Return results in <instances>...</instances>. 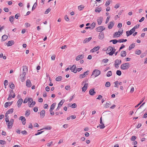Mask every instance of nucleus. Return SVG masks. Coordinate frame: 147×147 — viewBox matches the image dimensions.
<instances>
[{
	"mask_svg": "<svg viewBox=\"0 0 147 147\" xmlns=\"http://www.w3.org/2000/svg\"><path fill=\"white\" fill-rule=\"evenodd\" d=\"M118 40V42H125L127 41V40L126 39H119Z\"/></svg>",
	"mask_w": 147,
	"mask_h": 147,
	"instance_id": "32",
	"label": "nucleus"
},
{
	"mask_svg": "<svg viewBox=\"0 0 147 147\" xmlns=\"http://www.w3.org/2000/svg\"><path fill=\"white\" fill-rule=\"evenodd\" d=\"M110 42H112L113 44H115L118 42V40L116 39L112 40Z\"/></svg>",
	"mask_w": 147,
	"mask_h": 147,
	"instance_id": "35",
	"label": "nucleus"
},
{
	"mask_svg": "<svg viewBox=\"0 0 147 147\" xmlns=\"http://www.w3.org/2000/svg\"><path fill=\"white\" fill-rule=\"evenodd\" d=\"M119 35V34H118V32H115L114 34L113 35V37H115L116 36H117V37H118L119 36H117V35Z\"/></svg>",
	"mask_w": 147,
	"mask_h": 147,
	"instance_id": "61",
	"label": "nucleus"
},
{
	"mask_svg": "<svg viewBox=\"0 0 147 147\" xmlns=\"http://www.w3.org/2000/svg\"><path fill=\"white\" fill-rule=\"evenodd\" d=\"M33 99L32 98H28V106L30 105V104L32 103L33 101Z\"/></svg>",
	"mask_w": 147,
	"mask_h": 147,
	"instance_id": "33",
	"label": "nucleus"
},
{
	"mask_svg": "<svg viewBox=\"0 0 147 147\" xmlns=\"http://www.w3.org/2000/svg\"><path fill=\"white\" fill-rule=\"evenodd\" d=\"M20 119L21 120L22 123L23 125H25L26 124V119L23 116H21L20 118Z\"/></svg>",
	"mask_w": 147,
	"mask_h": 147,
	"instance_id": "14",
	"label": "nucleus"
},
{
	"mask_svg": "<svg viewBox=\"0 0 147 147\" xmlns=\"http://www.w3.org/2000/svg\"><path fill=\"white\" fill-rule=\"evenodd\" d=\"M115 50L116 49H115L114 48V49H113V47L110 46L108 48L107 51L108 52L110 51L108 53V54L110 55H112L115 52Z\"/></svg>",
	"mask_w": 147,
	"mask_h": 147,
	"instance_id": "3",
	"label": "nucleus"
},
{
	"mask_svg": "<svg viewBox=\"0 0 147 147\" xmlns=\"http://www.w3.org/2000/svg\"><path fill=\"white\" fill-rule=\"evenodd\" d=\"M53 142L52 141H51L50 142L47 144V145L48 146H51V145L53 144Z\"/></svg>",
	"mask_w": 147,
	"mask_h": 147,
	"instance_id": "63",
	"label": "nucleus"
},
{
	"mask_svg": "<svg viewBox=\"0 0 147 147\" xmlns=\"http://www.w3.org/2000/svg\"><path fill=\"white\" fill-rule=\"evenodd\" d=\"M27 67L26 66H23L22 74L20 75V78L21 81L22 82L24 81L25 80L26 78L25 75L26 72L27 71Z\"/></svg>",
	"mask_w": 147,
	"mask_h": 147,
	"instance_id": "1",
	"label": "nucleus"
},
{
	"mask_svg": "<svg viewBox=\"0 0 147 147\" xmlns=\"http://www.w3.org/2000/svg\"><path fill=\"white\" fill-rule=\"evenodd\" d=\"M23 101V100L22 98H20L18 100L17 102V105L18 107H20Z\"/></svg>",
	"mask_w": 147,
	"mask_h": 147,
	"instance_id": "11",
	"label": "nucleus"
},
{
	"mask_svg": "<svg viewBox=\"0 0 147 147\" xmlns=\"http://www.w3.org/2000/svg\"><path fill=\"white\" fill-rule=\"evenodd\" d=\"M110 4V2L109 1H107L106 2V3L105 5L106 7H107Z\"/></svg>",
	"mask_w": 147,
	"mask_h": 147,
	"instance_id": "56",
	"label": "nucleus"
},
{
	"mask_svg": "<svg viewBox=\"0 0 147 147\" xmlns=\"http://www.w3.org/2000/svg\"><path fill=\"white\" fill-rule=\"evenodd\" d=\"M26 86L28 87H30L31 86V83L30 80H28L26 81Z\"/></svg>",
	"mask_w": 147,
	"mask_h": 147,
	"instance_id": "24",
	"label": "nucleus"
},
{
	"mask_svg": "<svg viewBox=\"0 0 147 147\" xmlns=\"http://www.w3.org/2000/svg\"><path fill=\"white\" fill-rule=\"evenodd\" d=\"M65 89L67 90H70V87L69 86H67L65 87Z\"/></svg>",
	"mask_w": 147,
	"mask_h": 147,
	"instance_id": "54",
	"label": "nucleus"
},
{
	"mask_svg": "<svg viewBox=\"0 0 147 147\" xmlns=\"http://www.w3.org/2000/svg\"><path fill=\"white\" fill-rule=\"evenodd\" d=\"M62 78L61 76H58L56 78L55 80L57 81H60L61 80Z\"/></svg>",
	"mask_w": 147,
	"mask_h": 147,
	"instance_id": "34",
	"label": "nucleus"
},
{
	"mask_svg": "<svg viewBox=\"0 0 147 147\" xmlns=\"http://www.w3.org/2000/svg\"><path fill=\"white\" fill-rule=\"evenodd\" d=\"M104 38V33L103 32H100L99 33L98 38L99 39L102 40Z\"/></svg>",
	"mask_w": 147,
	"mask_h": 147,
	"instance_id": "12",
	"label": "nucleus"
},
{
	"mask_svg": "<svg viewBox=\"0 0 147 147\" xmlns=\"http://www.w3.org/2000/svg\"><path fill=\"white\" fill-rule=\"evenodd\" d=\"M105 28L103 26H100L98 28H96V31L98 32H102L103 30H105Z\"/></svg>",
	"mask_w": 147,
	"mask_h": 147,
	"instance_id": "7",
	"label": "nucleus"
},
{
	"mask_svg": "<svg viewBox=\"0 0 147 147\" xmlns=\"http://www.w3.org/2000/svg\"><path fill=\"white\" fill-rule=\"evenodd\" d=\"M108 59H104L102 60V62L104 63H107L108 61Z\"/></svg>",
	"mask_w": 147,
	"mask_h": 147,
	"instance_id": "62",
	"label": "nucleus"
},
{
	"mask_svg": "<svg viewBox=\"0 0 147 147\" xmlns=\"http://www.w3.org/2000/svg\"><path fill=\"white\" fill-rule=\"evenodd\" d=\"M114 24V23L113 22H110L108 26V28L109 29H111L113 26Z\"/></svg>",
	"mask_w": 147,
	"mask_h": 147,
	"instance_id": "15",
	"label": "nucleus"
},
{
	"mask_svg": "<svg viewBox=\"0 0 147 147\" xmlns=\"http://www.w3.org/2000/svg\"><path fill=\"white\" fill-rule=\"evenodd\" d=\"M86 81H85L83 82V83H84L85 82L86 83L85 84H84V86L82 87V91L83 92H85V91L87 90V87L88 86V84L86 83Z\"/></svg>",
	"mask_w": 147,
	"mask_h": 147,
	"instance_id": "8",
	"label": "nucleus"
},
{
	"mask_svg": "<svg viewBox=\"0 0 147 147\" xmlns=\"http://www.w3.org/2000/svg\"><path fill=\"white\" fill-rule=\"evenodd\" d=\"M102 9L101 7H97L95 9V11L96 12H98V13H99L101 11Z\"/></svg>",
	"mask_w": 147,
	"mask_h": 147,
	"instance_id": "28",
	"label": "nucleus"
},
{
	"mask_svg": "<svg viewBox=\"0 0 147 147\" xmlns=\"http://www.w3.org/2000/svg\"><path fill=\"white\" fill-rule=\"evenodd\" d=\"M14 17L13 16H11L9 19V20L11 24H13V20L14 19Z\"/></svg>",
	"mask_w": 147,
	"mask_h": 147,
	"instance_id": "25",
	"label": "nucleus"
},
{
	"mask_svg": "<svg viewBox=\"0 0 147 147\" xmlns=\"http://www.w3.org/2000/svg\"><path fill=\"white\" fill-rule=\"evenodd\" d=\"M133 33L130 30V31H127L126 32V34L127 36H128L129 35H131Z\"/></svg>",
	"mask_w": 147,
	"mask_h": 147,
	"instance_id": "29",
	"label": "nucleus"
},
{
	"mask_svg": "<svg viewBox=\"0 0 147 147\" xmlns=\"http://www.w3.org/2000/svg\"><path fill=\"white\" fill-rule=\"evenodd\" d=\"M51 9L50 8H49L47 9L45 12V14L48 13L51 11Z\"/></svg>",
	"mask_w": 147,
	"mask_h": 147,
	"instance_id": "58",
	"label": "nucleus"
},
{
	"mask_svg": "<svg viewBox=\"0 0 147 147\" xmlns=\"http://www.w3.org/2000/svg\"><path fill=\"white\" fill-rule=\"evenodd\" d=\"M145 98V97H144L143 98L142 100V101H141L139 103H138L137 105H136V106H135V108H137V107H138L142 103V102L144 100Z\"/></svg>",
	"mask_w": 147,
	"mask_h": 147,
	"instance_id": "36",
	"label": "nucleus"
},
{
	"mask_svg": "<svg viewBox=\"0 0 147 147\" xmlns=\"http://www.w3.org/2000/svg\"><path fill=\"white\" fill-rule=\"evenodd\" d=\"M5 121L6 122L7 125V128L9 129H11L13 125L14 122V120L13 119H11L10 121L8 119V117H7L5 119Z\"/></svg>",
	"mask_w": 147,
	"mask_h": 147,
	"instance_id": "2",
	"label": "nucleus"
},
{
	"mask_svg": "<svg viewBox=\"0 0 147 147\" xmlns=\"http://www.w3.org/2000/svg\"><path fill=\"white\" fill-rule=\"evenodd\" d=\"M116 74L119 76H120L121 74V71L120 70H117L116 71Z\"/></svg>",
	"mask_w": 147,
	"mask_h": 147,
	"instance_id": "48",
	"label": "nucleus"
},
{
	"mask_svg": "<svg viewBox=\"0 0 147 147\" xmlns=\"http://www.w3.org/2000/svg\"><path fill=\"white\" fill-rule=\"evenodd\" d=\"M130 66V64L129 63H125L122 64L121 66V69L126 70Z\"/></svg>",
	"mask_w": 147,
	"mask_h": 147,
	"instance_id": "4",
	"label": "nucleus"
},
{
	"mask_svg": "<svg viewBox=\"0 0 147 147\" xmlns=\"http://www.w3.org/2000/svg\"><path fill=\"white\" fill-rule=\"evenodd\" d=\"M100 48V47L99 46H97L94 47L93 49H91L90 51V52L93 53L97 51Z\"/></svg>",
	"mask_w": 147,
	"mask_h": 147,
	"instance_id": "9",
	"label": "nucleus"
},
{
	"mask_svg": "<svg viewBox=\"0 0 147 147\" xmlns=\"http://www.w3.org/2000/svg\"><path fill=\"white\" fill-rule=\"evenodd\" d=\"M65 100L63 99L61 100L58 104L59 105H60V106H61L65 102Z\"/></svg>",
	"mask_w": 147,
	"mask_h": 147,
	"instance_id": "45",
	"label": "nucleus"
},
{
	"mask_svg": "<svg viewBox=\"0 0 147 147\" xmlns=\"http://www.w3.org/2000/svg\"><path fill=\"white\" fill-rule=\"evenodd\" d=\"M90 94L91 95H94L95 93L96 92L94 91V89H91L89 91Z\"/></svg>",
	"mask_w": 147,
	"mask_h": 147,
	"instance_id": "19",
	"label": "nucleus"
},
{
	"mask_svg": "<svg viewBox=\"0 0 147 147\" xmlns=\"http://www.w3.org/2000/svg\"><path fill=\"white\" fill-rule=\"evenodd\" d=\"M6 143V142L4 140H0V144H5Z\"/></svg>",
	"mask_w": 147,
	"mask_h": 147,
	"instance_id": "51",
	"label": "nucleus"
},
{
	"mask_svg": "<svg viewBox=\"0 0 147 147\" xmlns=\"http://www.w3.org/2000/svg\"><path fill=\"white\" fill-rule=\"evenodd\" d=\"M112 75V73L111 71H109L107 72V77H110Z\"/></svg>",
	"mask_w": 147,
	"mask_h": 147,
	"instance_id": "41",
	"label": "nucleus"
},
{
	"mask_svg": "<svg viewBox=\"0 0 147 147\" xmlns=\"http://www.w3.org/2000/svg\"><path fill=\"white\" fill-rule=\"evenodd\" d=\"M13 108H11L9 110L7 111L6 112V114H9L10 113H12L13 111Z\"/></svg>",
	"mask_w": 147,
	"mask_h": 147,
	"instance_id": "31",
	"label": "nucleus"
},
{
	"mask_svg": "<svg viewBox=\"0 0 147 147\" xmlns=\"http://www.w3.org/2000/svg\"><path fill=\"white\" fill-rule=\"evenodd\" d=\"M76 66L75 65H74L70 68V69L72 72H74V73H76L77 70L76 69Z\"/></svg>",
	"mask_w": 147,
	"mask_h": 147,
	"instance_id": "10",
	"label": "nucleus"
},
{
	"mask_svg": "<svg viewBox=\"0 0 147 147\" xmlns=\"http://www.w3.org/2000/svg\"><path fill=\"white\" fill-rule=\"evenodd\" d=\"M13 102H6L4 105V107L5 108H7L8 106L11 105L12 104Z\"/></svg>",
	"mask_w": 147,
	"mask_h": 147,
	"instance_id": "17",
	"label": "nucleus"
},
{
	"mask_svg": "<svg viewBox=\"0 0 147 147\" xmlns=\"http://www.w3.org/2000/svg\"><path fill=\"white\" fill-rule=\"evenodd\" d=\"M64 19L67 22H68L69 21V18L68 17L67 15H66L64 17Z\"/></svg>",
	"mask_w": 147,
	"mask_h": 147,
	"instance_id": "53",
	"label": "nucleus"
},
{
	"mask_svg": "<svg viewBox=\"0 0 147 147\" xmlns=\"http://www.w3.org/2000/svg\"><path fill=\"white\" fill-rule=\"evenodd\" d=\"M84 56L83 55H79L76 57V60L77 61H79L80 59H83L84 58Z\"/></svg>",
	"mask_w": 147,
	"mask_h": 147,
	"instance_id": "13",
	"label": "nucleus"
},
{
	"mask_svg": "<svg viewBox=\"0 0 147 147\" xmlns=\"http://www.w3.org/2000/svg\"><path fill=\"white\" fill-rule=\"evenodd\" d=\"M110 102H107L105 105V107L106 108H108L109 107L110 105L111 104L110 103Z\"/></svg>",
	"mask_w": 147,
	"mask_h": 147,
	"instance_id": "42",
	"label": "nucleus"
},
{
	"mask_svg": "<svg viewBox=\"0 0 147 147\" xmlns=\"http://www.w3.org/2000/svg\"><path fill=\"white\" fill-rule=\"evenodd\" d=\"M92 37H90L88 38H86L85 39L83 40V43H85L88 42L92 39Z\"/></svg>",
	"mask_w": 147,
	"mask_h": 147,
	"instance_id": "22",
	"label": "nucleus"
},
{
	"mask_svg": "<svg viewBox=\"0 0 147 147\" xmlns=\"http://www.w3.org/2000/svg\"><path fill=\"white\" fill-rule=\"evenodd\" d=\"M135 47V44L134 43H132V44H131L129 46V48H128L129 50V51L131 50L132 49L134 48Z\"/></svg>",
	"mask_w": 147,
	"mask_h": 147,
	"instance_id": "26",
	"label": "nucleus"
},
{
	"mask_svg": "<svg viewBox=\"0 0 147 147\" xmlns=\"http://www.w3.org/2000/svg\"><path fill=\"white\" fill-rule=\"evenodd\" d=\"M136 136H132L131 138L130 139L131 141H134L136 139Z\"/></svg>",
	"mask_w": 147,
	"mask_h": 147,
	"instance_id": "52",
	"label": "nucleus"
},
{
	"mask_svg": "<svg viewBox=\"0 0 147 147\" xmlns=\"http://www.w3.org/2000/svg\"><path fill=\"white\" fill-rule=\"evenodd\" d=\"M37 5V3L36 2H35L33 5V6L32 7V10H34L36 8V7Z\"/></svg>",
	"mask_w": 147,
	"mask_h": 147,
	"instance_id": "47",
	"label": "nucleus"
},
{
	"mask_svg": "<svg viewBox=\"0 0 147 147\" xmlns=\"http://www.w3.org/2000/svg\"><path fill=\"white\" fill-rule=\"evenodd\" d=\"M8 38V36L6 35H4L2 37V41H3L6 40Z\"/></svg>",
	"mask_w": 147,
	"mask_h": 147,
	"instance_id": "27",
	"label": "nucleus"
},
{
	"mask_svg": "<svg viewBox=\"0 0 147 147\" xmlns=\"http://www.w3.org/2000/svg\"><path fill=\"white\" fill-rule=\"evenodd\" d=\"M14 44V42L13 40H11L8 42L7 43L8 47L11 46Z\"/></svg>",
	"mask_w": 147,
	"mask_h": 147,
	"instance_id": "16",
	"label": "nucleus"
},
{
	"mask_svg": "<svg viewBox=\"0 0 147 147\" xmlns=\"http://www.w3.org/2000/svg\"><path fill=\"white\" fill-rule=\"evenodd\" d=\"M141 53V51L140 50H136V54L138 55H140Z\"/></svg>",
	"mask_w": 147,
	"mask_h": 147,
	"instance_id": "49",
	"label": "nucleus"
},
{
	"mask_svg": "<svg viewBox=\"0 0 147 147\" xmlns=\"http://www.w3.org/2000/svg\"><path fill=\"white\" fill-rule=\"evenodd\" d=\"M30 111L29 110H28L26 111L25 115L26 117H28L30 114Z\"/></svg>",
	"mask_w": 147,
	"mask_h": 147,
	"instance_id": "30",
	"label": "nucleus"
},
{
	"mask_svg": "<svg viewBox=\"0 0 147 147\" xmlns=\"http://www.w3.org/2000/svg\"><path fill=\"white\" fill-rule=\"evenodd\" d=\"M105 86L107 87H109L110 86V82H106L105 85Z\"/></svg>",
	"mask_w": 147,
	"mask_h": 147,
	"instance_id": "46",
	"label": "nucleus"
},
{
	"mask_svg": "<svg viewBox=\"0 0 147 147\" xmlns=\"http://www.w3.org/2000/svg\"><path fill=\"white\" fill-rule=\"evenodd\" d=\"M100 74V70L98 69H95L93 71L91 76H92V75H94L95 77H96L99 76Z\"/></svg>",
	"mask_w": 147,
	"mask_h": 147,
	"instance_id": "5",
	"label": "nucleus"
},
{
	"mask_svg": "<svg viewBox=\"0 0 147 147\" xmlns=\"http://www.w3.org/2000/svg\"><path fill=\"white\" fill-rule=\"evenodd\" d=\"M11 97H12V95L11 94H9V97L8 98H7V100H10L11 98Z\"/></svg>",
	"mask_w": 147,
	"mask_h": 147,
	"instance_id": "55",
	"label": "nucleus"
},
{
	"mask_svg": "<svg viewBox=\"0 0 147 147\" xmlns=\"http://www.w3.org/2000/svg\"><path fill=\"white\" fill-rule=\"evenodd\" d=\"M3 10L6 12H8L9 11V9L7 7H5L3 9Z\"/></svg>",
	"mask_w": 147,
	"mask_h": 147,
	"instance_id": "64",
	"label": "nucleus"
},
{
	"mask_svg": "<svg viewBox=\"0 0 147 147\" xmlns=\"http://www.w3.org/2000/svg\"><path fill=\"white\" fill-rule=\"evenodd\" d=\"M8 83V81L7 80H5L4 82V85L5 86V88H6V86L7 85Z\"/></svg>",
	"mask_w": 147,
	"mask_h": 147,
	"instance_id": "44",
	"label": "nucleus"
},
{
	"mask_svg": "<svg viewBox=\"0 0 147 147\" xmlns=\"http://www.w3.org/2000/svg\"><path fill=\"white\" fill-rule=\"evenodd\" d=\"M126 52L125 51H122L121 53V56L122 57H125L126 56Z\"/></svg>",
	"mask_w": 147,
	"mask_h": 147,
	"instance_id": "23",
	"label": "nucleus"
},
{
	"mask_svg": "<svg viewBox=\"0 0 147 147\" xmlns=\"http://www.w3.org/2000/svg\"><path fill=\"white\" fill-rule=\"evenodd\" d=\"M45 113V111L44 110H43L41 111L40 113V115L42 118H43L44 117Z\"/></svg>",
	"mask_w": 147,
	"mask_h": 147,
	"instance_id": "18",
	"label": "nucleus"
},
{
	"mask_svg": "<svg viewBox=\"0 0 147 147\" xmlns=\"http://www.w3.org/2000/svg\"><path fill=\"white\" fill-rule=\"evenodd\" d=\"M9 87L12 89H14L15 87L13 83H12L10 85Z\"/></svg>",
	"mask_w": 147,
	"mask_h": 147,
	"instance_id": "50",
	"label": "nucleus"
},
{
	"mask_svg": "<svg viewBox=\"0 0 147 147\" xmlns=\"http://www.w3.org/2000/svg\"><path fill=\"white\" fill-rule=\"evenodd\" d=\"M102 20V18L100 17L98 19H97V22L98 24L99 25H100L101 24Z\"/></svg>",
	"mask_w": 147,
	"mask_h": 147,
	"instance_id": "20",
	"label": "nucleus"
},
{
	"mask_svg": "<svg viewBox=\"0 0 147 147\" xmlns=\"http://www.w3.org/2000/svg\"><path fill=\"white\" fill-rule=\"evenodd\" d=\"M35 104H36L35 102L33 101L32 102V103L30 104V105H29V106L30 107H33L34 105H35Z\"/></svg>",
	"mask_w": 147,
	"mask_h": 147,
	"instance_id": "38",
	"label": "nucleus"
},
{
	"mask_svg": "<svg viewBox=\"0 0 147 147\" xmlns=\"http://www.w3.org/2000/svg\"><path fill=\"white\" fill-rule=\"evenodd\" d=\"M96 23L94 22H93L92 24H91V29H93L95 26Z\"/></svg>",
	"mask_w": 147,
	"mask_h": 147,
	"instance_id": "39",
	"label": "nucleus"
},
{
	"mask_svg": "<svg viewBox=\"0 0 147 147\" xmlns=\"http://www.w3.org/2000/svg\"><path fill=\"white\" fill-rule=\"evenodd\" d=\"M71 107H72V108H75L76 107H77V105L75 103H74L72 104L71 106H70Z\"/></svg>",
	"mask_w": 147,
	"mask_h": 147,
	"instance_id": "57",
	"label": "nucleus"
},
{
	"mask_svg": "<svg viewBox=\"0 0 147 147\" xmlns=\"http://www.w3.org/2000/svg\"><path fill=\"white\" fill-rule=\"evenodd\" d=\"M51 128H52V127H51V126H47V127H45L40 129V130H43L44 129L51 130Z\"/></svg>",
	"mask_w": 147,
	"mask_h": 147,
	"instance_id": "37",
	"label": "nucleus"
},
{
	"mask_svg": "<svg viewBox=\"0 0 147 147\" xmlns=\"http://www.w3.org/2000/svg\"><path fill=\"white\" fill-rule=\"evenodd\" d=\"M89 71V70H87L84 72L83 74H80L79 76V78L80 79H82L85 77L87 75H88V73Z\"/></svg>",
	"mask_w": 147,
	"mask_h": 147,
	"instance_id": "6",
	"label": "nucleus"
},
{
	"mask_svg": "<svg viewBox=\"0 0 147 147\" xmlns=\"http://www.w3.org/2000/svg\"><path fill=\"white\" fill-rule=\"evenodd\" d=\"M21 133L22 134H23V135H24V134L26 135L27 134V133H28L27 131L26 130H24V131H21Z\"/></svg>",
	"mask_w": 147,
	"mask_h": 147,
	"instance_id": "59",
	"label": "nucleus"
},
{
	"mask_svg": "<svg viewBox=\"0 0 147 147\" xmlns=\"http://www.w3.org/2000/svg\"><path fill=\"white\" fill-rule=\"evenodd\" d=\"M56 105V103H54L51 106L49 111H52L55 108Z\"/></svg>",
	"mask_w": 147,
	"mask_h": 147,
	"instance_id": "21",
	"label": "nucleus"
},
{
	"mask_svg": "<svg viewBox=\"0 0 147 147\" xmlns=\"http://www.w3.org/2000/svg\"><path fill=\"white\" fill-rule=\"evenodd\" d=\"M115 86V87L118 88L119 86V82L118 81H117L114 82Z\"/></svg>",
	"mask_w": 147,
	"mask_h": 147,
	"instance_id": "40",
	"label": "nucleus"
},
{
	"mask_svg": "<svg viewBox=\"0 0 147 147\" xmlns=\"http://www.w3.org/2000/svg\"><path fill=\"white\" fill-rule=\"evenodd\" d=\"M84 8V6L82 5H80L78 7V9L80 11L82 10Z\"/></svg>",
	"mask_w": 147,
	"mask_h": 147,
	"instance_id": "43",
	"label": "nucleus"
},
{
	"mask_svg": "<svg viewBox=\"0 0 147 147\" xmlns=\"http://www.w3.org/2000/svg\"><path fill=\"white\" fill-rule=\"evenodd\" d=\"M20 16V15L19 13H18L16 14L15 16V18L16 19H18V17Z\"/></svg>",
	"mask_w": 147,
	"mask_h": 147,
	"instance_id": "60",
	"label": "nucleus"
}]
</instances>
